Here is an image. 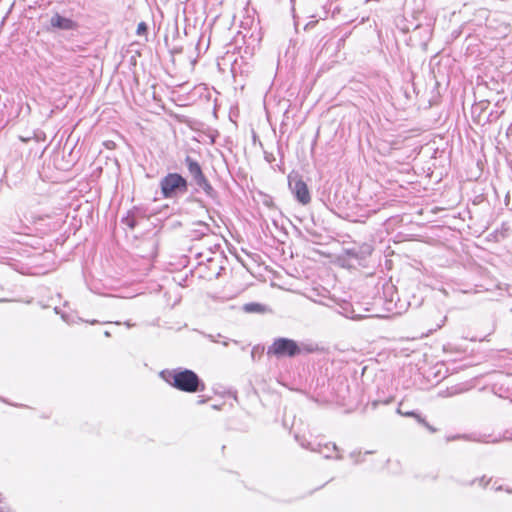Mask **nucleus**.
I'll list each match as a JSON object with an SVG mask.
<instances>
[{"mask_svg":"<svg viewBox=\"0 0 512 512\" xmlns=\"http://www.w3.org/2000/svg\"><path fill=\"white\" fill-rule=\"evenodd\" d=\"M293 192L301 204L306 205L310 202L311 196L308 186L302 179H296L294 181Z\"/></svg>","mask_w":512,"mask_h":512,"instance_id":"423d86ee","label":"nucleus"},{"mask_svg":"<svg viewBox=\"0 0 512 512\" xmlns=\"http://www.w3.org/2000/svg\"><path fill=\"white\" fill-rule=\"evenodd\" d=\"M78 24L71 18L55 13L50 18V29L52 30H75Z\"/></svg>","mask_w":512,"mask_h":512,"instance_id":"39448f33","label":"nucleus"},{"mask_svg":"<svg viewBox=\"0 0 512 512\" xmlns=\"http://www.w3.org/2000/svg\"><path fill=\"white\" fill-rule=\"evenodd\" d=\"M245 311L247 312H260L262 311V307L258 303H250L246 304L244 307Z\"/></svg>","mask_w":512,"mask_h":512,"instance_id":"6e6552de","label":"nucleus"},{"mask_svg":"<svg viewBox=\"0 0 512 512\" xmlns=\"http://www.w3.org/2000/svg\"><path fill=\"white\" fill-rule=\"evenodd\" d=\"M300 348L296 341L288 338H277L268 347L267 355L281 357H293L300 353Z\"/></svg>","mask_w":512,"mask_h":512,"instance_id":"7ed1b4c3","label":"nucleus"},{"mask_svg":"<svg viewBox=\"0 0 512 512\" xmlns=\"http://www.w3.org/2000/svg\"><path fill=\"white\" fill-rule=\"evenodd\" d=\"M162 377L169 385L186 393H195L205 389V384L201 382L198 375L189 369L162 372Z\"/></svg>","mask_w":512,"mask_h":512,"instance_id":"f257e3e1","label":"nucleus"},{"mask_svg":"<svg viewBox=\"0 0 512 512\" xmlns=\"http://www.w3.org/2000/svg\"><path fill=\"white\" fill-rule=\"evenodd\" d=\"M418 423H420L421 425H423L424 427H426L429 431L431 432H435L436 429L434 427H432L431 425H429V423L423 418L421 417V415L415 413V416L413 417Z\"/></svg>","mask_w":512,"mask_h":512,"instance_id":"0eeeda50","label":"nucleus"},{"mask_svg":"<svg viewBox=\"0 0 512 512\" xmlns=\"http://www.w3.org/2000/svg\"><path fill=\"white\" fill-rule=\"evenodd\" d=\"M206 401H207V400H205V399H200V400L198 401V403H199V404H204V403H206Z\"/></svg>","mask_w":512,"mask_h":512,"instance_id":"9b49d317","label":"nucleus"},{"mask_svg":"<svg viewBox=\"0 0 512 512\" xmlns=\"http://www.w3.org/2000/svg\"><path fill=\"white\" fill-rule=\"evenodd\" d=\"M147 31V26L144 22H140L137 26V34L142 35L145 34Z\"/></svg>","mask_w":512,"mask_h":512,"instance_id":"1a4fd4ad","label":"nucleus"},{"mask_svg":"<svg viewBox=\"0 0 512 512\" xmlns=\"http://www.w3.org/2000/svg\"><path fill=\"white\" fill-rule=\"evenodd\" d=\"M403 415L406 416V417H412L413 418L415 416V412L409 411V412H405Z\"/></svg>","mask_w":512,"mask_h":512,"instance_id":"9d476101","label":"nucleus"},{"mask_svg":"<svg viewBox=\"0 0 512 512\" xmlns=\"http://www.w3.org/2000/svg\"><path fill=\"white\" fill-rule=\"evenodd\" d=\"M185 163L187 165V168H188V171L190 172V174L192 175V177L194 178L196 184L203 188V189H211V186L207 180V178L205 177L203 171H202V168L201 166L199 165V163L197 161H195L194 159H192L191 157L187 156L185 158Z\"/></svg>","mask_w":512,"mask_h":512,"instance_id":"20e7f679","label":"nucleus"},{"mask_svg":"<svg viewBox=\"0 0 512 512\" xmlns=\"http://www.w3.org/2000/svg\"><path fill=\"white\" fill-rule=\"evenodd\" d=\"M164 198L175 197L179 192H186L187 181L178 173L167 174L160 182Z\"/></svg>","mask_w":512,"mask_h":512,"instance_id":"f03ea898","label":"nucleus"}]
</instances>
